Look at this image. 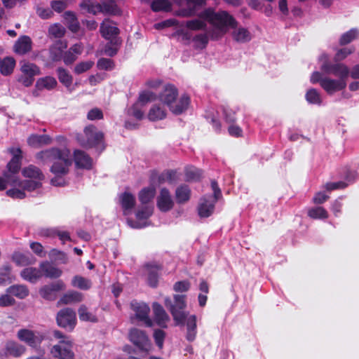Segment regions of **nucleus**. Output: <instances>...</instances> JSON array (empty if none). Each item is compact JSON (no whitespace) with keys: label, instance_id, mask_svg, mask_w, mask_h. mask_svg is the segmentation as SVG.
<instances>
[{"label":"nucleus","instance_id":"09e8293b","mask_svg":"<svg viewBox=\"0 0 359 359\" xmlns=\"http://www.w3.org/2000/svg\"><path fill=\"white\" fill-rule=\"evenodd\" d=\"M11 266L6 264L0 268V285H6L11 283Z\"/></svg>","mask_w":359,"mask_h":359},{"label":"nucleus","instance_id":"c85d7f7f","mask_svg":"<svg viewBox=\"0 0 359 359\" xmlns=\"http://www.w3.org/2000/svg\"><path fill=\"white\" fill-rule=\"evenodd\" d=\"M20 276L24 280L35 283L43 277V273H41L40 266L38 269L36 267H28L24 269L20 272Z\"/></svg>","mask_w":359,"mask_h":359},{"label":"nucleus","instance_id":"a878e982","mask_svg":"<svg viewBox=\"0 0 359 359\" xmlns=\"http://www.w3.org/2000/svg\"><path fill=\"white\" fill-rule=\"evenodd\" d=\"M43 276L48 278H57L61 276L62 271L59 268L53 266L48 261L39 264Z\"/></svg>","mask_w":359,"mask_h":359},{"label":"nucleus","instance_id":"b1692460","mask_svg":"<svg viewBox=\"0 0 359 359\" xmlns=\"http://www.w3.org/2000/svg\"><path fill=\"white\" fill-rule=\"evenodd\" d=\"M152 309L156 324L162 327H166V323L170 320V318L163 307L159 303L154 302Z\"/></svg>","mask_w":359,"mask_h":359},{"label":"nucleus","instance_id":"2f4dec72","mask_svg":"<svg viewBox=\"0 0 359 359\" xmlns=\"http://www.w3.org/2000/svg\"><path fill=\"white\" fill-rule=\"evenodd\" d=\"M231 28L233 29L231 35L234 41L238 43H245L251 39V34L246 28L237 27V25Z\"/></svg>","mask_w":359,"mask_h":359},{"label":"nucleus","instance_id":"5701e85b","mask_svg":"<svg viewBox=\"0 0 359 359\" xmlns=\"http://www.w3.org/2000/svg\"><path fill=\"white\" fill-rule=\"evenodd\" d=\"M67 48V43L65 41H57L49 49V55L51 60L58 62L62 60L65 50Z\"/></svg>","mask_w":359,"mask_h":359},{"label":"nucleus","instance_id":"de8ad7c7","mask_svg":"<svg viewBox=\"0 0 359 359\" xmlns=\"http://www.w3.org/2000/svg\"><path fill=\"white\" fill-rule=\"evenodd\" d=\"M80 7L84 12L95 15L99 12L100 4H95L90 0H83Z\"/></svg>","mask_w":359,"mask_h":359},{"label":"nucleus","instance_id":"603ef678","mask_svg":"<svg viewBox=\"0 0 359 359\" xmlns=\"http://www.w3.org/2000/svg\"><path fill=\"white\" fill-rule=\"evenodd\" d=\"M65 34V27L60 24L55 23L50 26L48 29L49 36L53 38H61Z\"/></svg>","mask_w":359,"mask_h":359},{"label":"nucleus","instance_id":"412c9836","mask_svg":"<svg viewBox=\"0 0 359 359\" xmlns=\"http://www.w3.org/2000/svg\"><path fill=\"white\" fill-rule=\"evenodd\" d=\"M183 326H186V339L189 341H194L197 336V317L196 315L188 314L185 319V323Z\"/></svg>","mask_w":359,"mask_h":359},{"label":"nucleus","instance_id":"8fccbe9b","mask_svg":"<svg viewBox=\"0 0 359 359\" xmlns=\"http://www.w3.org/2000/svg\"><path fill=\"white\" fill-rule=\"evenodd\" d=\"M306 100L313 104H320L322 102L320 94L314 88H311L306 92Z\"/></svg>","mask_w":359,"mask_h":359},{"label":"nucleus","instance_id":"6e6552de","mask_svg":"<svg viewBox=\"0 0 359 359\" xmlns=\"http://www.w3.org/2000/svg\"><path fill=\"white\" fill-rule=\"evenodd\" d=\"M8 151L13 155V158L8 163L7 170L4 172V176L8 182L12 180L14 183H16L19 181L16 180L15 175L18 172L21 165L22 151L18 147L10 148Z\"/></svg>","mask_w":359,"mask_h":359},{"label":"nucleus","instance_id":"c756f323","mask_svg":"<svg viewBox=\"0 0 359 359\" xmlns=\"http://www.w3.org/2000/svg\"><path fill=\"white\" fill-rule=\"evenodd\" d=\"M6 292L19 299H24L29 294V290L27 285L15 284L6 289Z\"/></svg>","mask_w":359,"mask_h":359},{"label":"nucleus","instance_id":"4d7b16f0","mask_svg":"<svg viewBox=\"0 0 359 359\" xmlns=\"http://www.w3.org/2000/svg\"><path fill=\"white\" fill-rule=\"evenodd\" d=\"M12 260L18 266H26L30 264L29 257L19 252H15L13 254Z\"/></svg>","mask_w":359,"mask_h":359},{"label":"nucleus","instance_id":"f704fd0d","mask_svg":"<svg viewBox=\"0 0 359 359\" xmlns=\"http://www.w3.org/2000/svg\"><path fill=\"white\" fill-rule=\"evenodd\" d=\"M74 161L77 166L89 169L92 165V159L84 151L76 150L74 151Z\"/></svg>","mask_w":359,"mask_h":359},{"label":"nucleus","instance_id":"4c0bfd02","mask_svg":"<svg viewBox=\"0 0 359 359\" xmlns=\"http://www.w3.org/2000/svg\"><path fill=\"white\" fill-rule=\"evenodd\" d=\"M56 72L60 82L66 88H70L73 82V77L70 73L63 67H58Z\"/></svg>","mask_w":359,"mask_h":359},{"label":"nucleus","instance_id":"f3484780","mask_svg":"<svg viewBox=\"0 0 359 359\" xmlns=\"http://www.w3.org/2000/svg\"><path fill=\"white\" fill-rule=\"evenodd\" d=\"M346 81L344 79H332L328 76H324L321 81L322 88L329 95H332L336 92L341 91L346 87Z\"/></svg>","mask_w":359,"mask_h":359},{"label":"nucleus","instance_id":"9d476101","mask_svg":"<svg viewBox=\"0 0 359 359\" xmlns=\"http://www.w3.org/2000/svg\"><path fill=\"white\" fill-rule=\"evenodd\" d=\"M50 353L55 359H75L72 341H59L52 346Z\"/></svg>","mask_w":359,"mask_h":359},{"label":"nucleus","instance_id":"052dcab7","mask_svg":"<svg viewBox=\"0 0 359 359\" xmlns=\"http://www.w3.org/2000/svg\"><path fill=\"white\" fill-rule=\"evenodd\" d=\"M185 25L186 27L194 31L205 29L206 28L205 22L198 19L188 20L186 22Z\"/></svg>","mask_w":359,"mask_h":359},{"label":"nucleus","instance_id":"aec40b11","mask_svg":"<svg viewBox=\"0 0 359 359\" xmlns=\"http://www.w3.org/2000/svg\"><path fill=\"white\" fill-rule=\"evenodd\" d=\"M145 267L148 272L147 284L151 287H156L163 269L162 266L156 264H147Z\"/></svg>","mask_w":359,"mask_h":359},{"label":"nucleus","instance_id":"4be33fe9","mask_svg":"<svg viewBox=\"0 0 359 359\" xmlns=\"http://www.w3.org/2000/svg\"><path fill=\"white\" fill-rule=\"evenodd\" d=\"M100 32L104 39H111L118 34L119 30L115 22L105 19L100 25Z\"/></svg>","mask_w":359,"mask_h":359},{"label":"nucleus","instance_id":"6e6d98bb","mask_svg":"<svg viewBox=\"0 0 359 359\" xmlns=\"http://www.w3.org/2000/svg\"><path fill=\"white\" fill-rule=\"evenodd\" d=\"M49 255L55 261H58L62 264H66L68 262L67 254L65 252L59 250L56 248L51 249L49 252Z\"/></svg>","mask_w":359,"mask_h":359},{"label":"nucleus","instance_id":"69168bd1","mask_svg":"<svg viewBox=\"0 0 359 359\" xmlns=\"http://www.w3.org/2000/svg\"><path fill=\"white\" fill-rule=\"evenodd\" d=\"M176 172L172 170H168L161 174L158 177L160 183L169 182L172 183L175 180Z\"/></svg>","mask_w":359,"mask_h":359},{"label":"nucleus","instance_id":"cd10ccee","mask_svg":"<svg viewBox=\"0 0 359 359\" xmlns=\"http://www.w3.org/2000/svg\"><path fill=\"white\" fill-rule=\"evenodd\" d=\"M61 152L62 149L52 148L37 153L36 158L41 161L43 163L54 162L57 158H58V157H60V154Z\"/></svg>","mask_w":359,"mask_h":359},{"label":"nucleus","instance_id":"ddd939ff","mask_svg":"<svg viewBox=\"0 0 359 359\" xmlns=\"http://www.w3.org/2000/svg\"><path fill=\"white\" fill-rule=\"evenodd\" d=\"M328 57L326 55H322L320 60H324L325 62L321 65V69L327 74H332L334 76H339V79H346L349 74L348 67L342 63H337L334 65H330L327 62Z\"/></svg>","mask_w":359,"mask_h":359},{"label":"nucleus","instance_id":"49530a36","mask_svg":"<svg viewBox=\"0 0 359 359\" xmlns=\"http://www.w3.org/2000/svg\"><path fill=\"white\" fill-rule=\"evenodd\" d=\"M359 36V30L353 28L346 32L340 38L339 43L341 45L349 43L353 40L357 39Z\"/></svg>","mask_w":359,"mask_h":359},{"label":"nucleus","instance_id":"3c124183","mask_svg":"<svg viewBox=\"0 0 359 359\" xmlns=\"http://www.w3.org/2000/svg\"><path fill=\"white\" fill-rule=\"evenodd\" d=\"M186 179L188 181H196L202 176V171L195 167H187L185 170Z\"/></svg>","mask_w":359,"mask_h":359},{"label":"nucleus","instance_id":"7ed1b4c3","mask_svg":"<svg viewBox=\"0 0 359 359\" xmlns=\"http://www.w3.org/2000/svg\"><path fill=\"white\" fill-rule=\"evenodd\" d=\"M177 89L172 84L165 85L158 95L159 100L168 107L172 113L177 115L186 111L189 104V96L183 95L177 100Z\"/></svg>","mask_w":359,"mask_h":359},{"label":"nucleus","instance_id":"a18cd8bd","mask_svg":"<svg viewBox=\"0 0 359 359\" xmlns=\"http://www.w3.org/2000/svg\"><path fill=\"white\" fill-rule=\"evenodd\" d=\"M191 190L186 185H181L175 191L176 198L180 201H187L190 199Z\"/></svg>","mask_w":359,"mask_h":359},{"label":"nucleus","instance_id":"e433bc0d","mask_svg":"<svg viewBox=\"0 0 359 359\" xmlns=\"http://www.w3.org/2000/svg\"><path fill=\"white\" fill-rule=\"evenodd\" d=\"M166 116V111L163 107L154 104L148 113V118L151 121L162 120Z\"/></svg>","mask_w":359,"mask_h":359},{"label":"nucleus","instance_id":"39448f33","mask_svg":"<svg viewBox=\"0 0 359 359\" xmlns=\"http://www.w3.org/2000/svg\"><path fill=\"white\" fill-rule=\"evenodd\" d=\"M22 174L25 177L30 179L23 182H18V187L23 190L24 192L25 190L31 191L41 187V181L44 179V175L39 168L30 165L22 169Z\"/></svg>","mask_w":359,"mask_h":359},{"label":"nucleus","instance_id":"338daca9","mask_svg":"<svg viewBox=\"0 0 359 359\" xmlns=\"http://www.w3.org/2000/svg\"><path fill=\"white\" fill-rule=\"evenodd\" d=\"M114 66L113 61L107 58H100L97 63V67L100 69L111 70Z\"/></svg>","mask_w":359,"mask_h":359},{"label":"nucleus","instance_id":"4468645a","mask_svg":"<svg viewBox=\"0 0 359 359\" xmlns=\"http://www.w3.org/2000/svg\"><path fill=\"white\" fill-rule=\"evenodd\" d=\"M84 135L86 139L79 138V141L83 146L93 147L97 145L104 138V134L93 125L84 128Z\"/></svg>","mask_w":359,"mask_h":359},{"label":"nucleus","instance_id":"e2e57ef3","mask_svg":"<svg viewBox=\"0 0 359 359\" xmlns=\"http://www.w3.org/2000/svg\"><path fill=\"white\" fill-rule=\"evenodd\" d=\"M65 17L67 20H69V28L73 32H78L79 29V25L74 13L68 11L65 13Z\"/></svg>","mask_w":359,"mask_h":359},{"label":"nucleus","instance_id":"dca6fc26","mask_svg":"<svg viewBox=\"0 0 359 359\" xmlns=\"http://www.w3.org/2000/svg\"><path fill=\"white\" fill-rule=\"evenodd\" d=\"M25 351L26 348L23 345L13 340H8L4 347L0 350V358L6 359L9 357L19 358L23 355Z\"/></svg>","mask_w":359,"mask_h":359},{"label":"nucleus","instance_id":"5fc2aeb1","mask_svg":"<svg viewBox=\"0 0 359 359\" xmlns=\"http://www.w3.org/2000/svg\"><path fill=\"white\" fill-rule=\"evenodd\" d=\"M143 107V105L137 102L129 109L128 114L134 116L137 120H141L144 117Z\"/></svg>","mask_w":359,"mask_h":359},{"label":"nucleus","instance_id":"f257e3e1","mask_svg":"<svg viewBox=\"0 0 359 359\" xmlns=\"http://www.w3.org/2000/svg\"><path fill=\"white\" fill-rule=\"evenodd\" d=\"M201 17L208 22L213 28L208 31V35L212 40H217L224 36L231 27L238 25L236 19L226 11H214L211 8L205 10Z\"/></svg>","mask_w":359,"mask_h":359},{"label":"nucleus","instance_id":"bb28decb","mask_svg":"<svg viewBox=\"0 0 359 359\" xmlns=\"http://www.w3.org/2000/svg\"><path fill=\"white\" fill-rule=\"evenodd\" d=\"M32 40L27 36L20 37L14 44L13 50L18 55H25L32 50Z\"/></svg>","mask_w":359,"mask_h":359},{"label":"nucleus","instance_id":"393cba45","mask_svg":"<svg viewBox=\"0 0 359 359\" xmlns=\"http://www.w3.org/2000/svg\"><path fill=\"white\" fill-rule=\"evenodd\" d=\"M205 0H186L187 8H181L176 11L175 15L187 18L194 15L198 6H201Z\"/></svg>","mask_w":359,"mask_h":359},{"label":"nucleus","instance_id":"bf43d9fd","mask_svg":"<svg viewBox=\"0 0 359 359\" xmlns=\"http://www.w3.org/2000/svg\"><path fill=\"white\" fill-rule=\"evenodd\" d=\"M93 65L94 62L91 60L81 62L76 65L74 69V72L76 74H81L88 71L93 67Z\"/></svg>","mask_w":359,"mask_h":359},{"label":"nucleus","instance_id":"f03ea898","mask_svg":"<svg viewBox=\"0 0 359 359\" xmlns=\"http://www.w3.org/2000/svg\"><path fill=\"white\" fill-rule=\"evenodd\" d=\"M122 203L123 215L127 217L126 222L133 229H142L147 226V220L153 213V207L150 203Z\"/></svg>","mask_w":359,"mask_h":359},{"label":"nucleus","instance_id":"423d86ee","mask_svg":"<svg viewBox=\"0 0 359 359\" xmlns=\"http://www.w3.org/2000/svg\"><path fill=\"white\" fill-rule=\"evenodd\" d=\"M128 339L139 352L144 354L149 353L151 344L145 331L133 327L129 331Z\"/></svg>","mask_w":359,"mask_h":359},{"label":"nucleus","instance_id":"a19ab883","mask_svg":"<svg viewBox=\"0 0 359 359\" xmlns=\"http://www.w3.org/2000/svg\"><path fill=\"white\" fill-rule=\"evenodd\" d=\"M156 194V188L154 185L144 187L140 190L138 194L139 200L140 202H149L151 201Z\"/></svg>","mask_w":359,"mask_h":359},{"label":"nucleus","instance_id":"37998d69","mask_svg":"<svg viewBox=\"0 0 359 359\" xmlns=\"http://www.w3.org/2000/svg\"><path fill=\"white\" fill-rule=\"evenodd\" d=\"M151 9L155 12L171 11L172 3L169 0H154L151 4Z\"/></svg>","mask_w":359,"mask_h":359},{"label":"nucleus","instance_id":"473e14b6","mask_svg":"<svg viewBox=\"0 0 359 359\" xmlns=\"http://www.w3.org/2000/svg\"><path fill=\"white\" fill-rule=\"evenodd\" d=\"M83 299V295L82 293L72 290L64 294L58 301L57 304L67 305L72 303H78L81 302Z\"/></svg>","mask_w":359,"mask_h":359},{"label":"nucleus","instance_id":"2eb2a0df","mask_svg":"<svg viewBox=\"0 0 359 359\" xmlns=\"http://www.w3.org/2000/svg\"><path fill=\"white\" fill-rule=\"evenodd\" d=\"M65 289V284L61 280L45 285L39 291L40 296L48 301H54L57 299V293Z\"/></svg>","mask_w":359,"mask_h":359},{"label":"nucleus","instance_id":"79ce46f5","mask_svg":"<svg viewBox=\"0 0 359 359\" xmlns=\"http://www.w3.org/2000/svg\"><path fill=\"white\" fill-rule=\"evenodd\" d=\"M215 211V203H198L197 207L198 215L200 218H207Z\"/></svg>","mask_w":359,"mask_h":359},{"label":"nucleus","instance_id":"7c9ffc66","mask_svg":"<svg viewBox=\"0 0 359 359\" xmlns=\"http://www.w3.org/2000/svg\"><path fill=\"white\" fill-rule=\"evenodd\" d=\"M57 82L56 79L50 76H44L39 79L35 84V88L38 90H51L56 88Z\"/></svg>","mask_w":359,"mask_h":359},{"label":"nucleus","instance_id":"9b49d317","mask_svg":"<svg viewBox=\"0 0 359 359\" xmlns=\"http://www.w3.org/2000/svg\"><path fill=\"white\" fill-rule=\"evenodd\" d=\"M60 157L53 162L50 171L55 175H64L69 171V167L72 164L71 153L69 149H63L60 154Z\"/></svg>","mask_w":359,"mask_h":359},{"label":"nucleus","instance_id":"0e129e2a","mask_svg":"<svg viewBox=\"0 0 359 359\" xmlns=\"http://www.w3.org/2000/svg\"><path fill=\"white\" fill-rule=\"evenodd\" d=\"M165 338V332L161 329H156L154 332V341L159 349L163 347V343Z\"/></svg>","mask_w":359,"mask_h":359},{"label":"nucleus","instance_id":"20e7f679","mask_svg":"<svg viewBox=\"0 0 359 359\" xmlns=\"http://www.w3.org/2000/svg\"><path fill=\"white\" fill-rule=\"evenodd\" d=\"M186 295L174 294L173 300L165 299V306L171 313L175 326L181 327L185 323V319L189 313L185 311L187 307Z\"/></svg>","mask_w":359,"mask_h":359},{"label":"nucleus","instance_id":"1a4fd4ad","mask_svg":"<svg viewBox=\"0 0 359 359\" xmlns=\"http://www.w3.org/2000/svg\"><path fill=\"white\" fill-rule=\"evenodd\" d=\"M18 339L33 348L39 347L46 336L43 333L38 332L37 334L33 330L29 329H20L17 332Z\"/></svg>","mask_w":359,"mask_h":359},{"label":"nucleus","instance_id":"f8f14e48","mask_svg":"<svg viewBox=\"0 0 359 359\" xmlns=\"http://www.w3.org/2000/svg\"><path fill=\"white\" fill-rule=\"evenodd\" d=\"M20 71L22 75L20 76L18 81L25 87L32 86L34 81V76L41 74L40 69L38 66L28 62H22Z\"/></svg>","mask_w":359,"mask_h":359},{"label":"nucleus","instance_id":"ea45409f","mask_svg":"<svg viewBox=\"0 0 359 359\" xmlns=\"http://www.w3.org/2000/svg\"><path fill=\"white\" fill-rule=\"evenodd\" d=\"M79 319L81 321H88L91 323H97L98 321L97 317L88 311L87 306L81 304L78 309Z\"/></svg>","mask_w":359,"mask_h":359},{"label":"nucleus","instance_id":"864d4df0","mask_svg":"<svg viewBox=\"0 0 359 359\" xmlns=\"http://www.w3.org/2000/svg\"><path fill=\"white\" fill-rule=\"evenodd\" d=\"M208 33L196 35L193 38L195 48L198 49L205 48L208 43Z\"/></svg>","mask_w":359,"mask_h":359},{"label":"nucleus","instance_id":"0eeeda50","mask_svg":"<svg viewBox=\"0 0 359 359\" xmlns=\"http://www.w3.org/2000/svg\"><path fill=\"white\" fill-rule=\"evenodd\" d=\"M57 325L69 331L74 330L76 325V314L72 308L66 307L60 309L56 315Z\"/></svg>","mask_w":359,"mask_h":359},{"label":"nucleus","instance_id":"680f3d73","mask_svg":"<svg viewBox=\"0 0 359 359\" xmlns=\"http://www.w3.org/2000/svg\"><path fill=\"white\" fill-rule=\"evenodd\" d=\"M99 12L116 15L118 13L117 6L113 2L104 3L102 5L100 4Z\"/></svg>","mask_w":359,"mask_h":359},{"label":"nucleus","instance_id":"13d9d810","mask_svg":"<svg viewBox=\"0 0 359 359\" xmlns=\"http://www.w3.org/2000/svg\"><path fill=\"white\" fill-rule=\"evenodd\" d=\"M156 100V95L151 91L142 92L137 100V102L144 106L147 103L153 102Z\"/></svg>","mask_w":359,"mask_h":359},{"label":"nucleus","instance_id":"c03bdc74","mask_svg":"<svg viewBox=\"0 0 359 359\" xmlns=\"http://www.w3.org/2000/svg\"><path fill=\"white\" fill-rule=\"evenodd\" d=\"M308 215L313 219H323L328 217V213L325 209L319 206L309 209L308 210Z\"/></svg>","mask_w":359,"mask_h":359},{"label":"nucleus","instance_id":"c9c22d12","mask_svg":"<svg viewBox=\"0 0 359 359\" xmlns=\"http://www.w3.org/2000/svg\"><path fill=\"white\" fill-rule=\"evenodd\" d=\"M15 66V60L12 57H6L0 60V72L4 76L12 74Z\"/></svg>","mask_w":359,"mask_h":359},{"label":"nucleus","instance_id":"a211bd4d","mask_svg":"<svg viewBox=\"0 0 359 359\" xmlns=\"http://www.w3.org/2000/svg\"><path fill=\"white\" fill-rule=\"evenodd\" d=\"M130 306L138 320L143 321L147 327L152 325L151 320L149 317L150 308L147 304L133 301Z\"/></svg>","mask_w":359,"mask_h":359},{"label":"nucleus","instance_id":"774afa93","mask_svg":"<svg viewBox=\"0 0 359 359\" xmlns=\"http://www.w3.org/2000/svg\"><path fill=\"white\" fill-rule=\"evenodd\" d=\"M15 304V300L12 295L6 292L5 294H2L0 297V306L6 307L13 306Z\"/></svg>","mask_w":359,"mask_h":359},{"label":"nucleus","instance_id":"72a5a7b5","mask_svg":"<svg viewBox=\"0 0 359 359\" xmlns=\"http://www.w3.org/2000/svg\"><path fill=\"white\" fill-rule=\"evenodd\" d=\"M28 144L33 147H40L43 145L51 144L52 140L50 136L47 135H32L27 139Z\"/></svg>","mask_w":359,"mask_h":359},{"label":"nucleus","instance_id":"6ab92c4d","mask_svg":"<svg viewBox=\"0 0 359 359\" xmlns=\"http://www.w3.org/2000/svg\"><path fill=\"white\" fill-rule=\"evenodd\" d=\"M6 184H10L14 187L6 191V194L8 196L11 197L13 199H23L25 198V194L23 190L18 187V182L14 183L12 180L8 182L7 179L4 176V177H0V191L6 189Z\"/></svg>","mask_w":359,"mask_h":359},{"label":"nucleus","instance_id":"58836bf2","mask_svg":"<svg viewBox=\"0 0 359 359\" xmlns=\"http://www.w3.org/2000/svg\"><path fill=\"white\" fill-rule=\"evenodd\" d=\"M71 284L73 287L83 290H88L92 286L90 280L79 275L73 277Z\"/></svg>","mask_w":359,"mask_h":359}]
</instances>
